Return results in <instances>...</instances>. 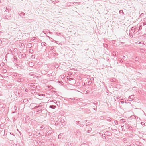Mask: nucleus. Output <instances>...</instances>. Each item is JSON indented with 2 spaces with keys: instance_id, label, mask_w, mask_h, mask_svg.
Returning <instances> with one entry per match:
<instances>
[{
  "instance_id": "obj_1",
  "label": "nucleus",
  "mask_w": 146,
  "mask_h": 146,
  "mask_svg": "<svg viewBox=\"0 0 146 146\" xmlns=\"http://www.w3.org/2000/svg\"><path fill=\"white\" fill-rule=\"evenodd\" d=\"M137 29V28L136 27H132L131 29L130 30V31L131 32L133 33H134V34H135L136 33H135V31Z\"/></svg>"
},
{
  "instance_id": "obj_2",
  "label": "nucleus",
  "mask_w": 146,
  "mask_h": 146,
  "mask_svg": "<svg viewBox=\"0 0 146 146\" xmlns=\"http://www.w3.org/2000/svg\"><path fill=\"white\" fill-rule=\"evenodd\" d=\"M12 60L13 62L15 63H15H18V60L16 56H14Z\"/></svg>"
},
{
  "instance_id": "obj_3",
  "label": "nucleus",
  "mask_w": 146,
  "mask_h": 146,
  "mask_svg": "<svg viewBox=\"0 0 146 146\" xmlns=\"http://www.w3.org/2000/svg\"><path fill=\"white\" fill-rule=\"evenodd\" d=\"M60 121V124L62 125V126L60 125V126L62 127L64 125H65V124L64 123V122H65L64 120L63 119H61Z\"/></svg>"
},
{
  "instance_id": "obj_4",
  "label": "nucleus",
  "mask_w": 146,
  "mask_h": 146,
  "mask_svg": "<svg viewBox=\"0 0 146 146\" xmlns=\"http://www.w3.org/2000/svg\"><path fill=\"white\" fill-rule=\"evenodd\" d=\"M81 133L79 130H77L76 131V135L78 137H80Z\"/></svg>"
},
{
  "instance_id": "obj_5",
  "label": "nucleus",
  "mask_w": 146,
  "mask_h": 146,
  "mask_svg": "<svg viewBox=\"0 0 146 146\" xmlns=\"http://www.w3.org/2000/svg\"><path fill=\"white\" fill-rule=\"evenodd\" d=\"M76 143L73 142H69L66 145V146H74Z\"/></svg>"
},
{
  "instance_id": "obj_6",
  "label": "nucleus",
  "mask_w": 146,
  "mask_h": 146,
  "mask_svg": "<svg viewBox=\"0 0 146 146\" xmlns=\"http://www.w3.org/2000/svg\"><path fill=\"white\" fill-rule=\"evenodd\" d=\"M40 125L38 126L37 127L39 129V130L41 131L42 130H43L45 128V127L44 126L42 125L40 127H39Z\"/></svg>"
},
{
  "instance_id": "obj_7",
  "label": "nucleus",
  "mask_w": 146,
  "mask_h": 146,
  "mask_svg": "<svg viewBox=\"0 0 146 146\" xmlns=\"http://www.w3.org/2000/svg\"><path fill=\"white\" fill-rule=\"evenodd\" d=\"M42 111V108H38L37 109L36 112L37 113H39L41 112Z\"/></svg>"
},
{
  "instance_id": "obj_8",
  "label": "nucleus",
  "mask_w": 146,
  "mask_h": 146,
  "mask_svg": "<svg viewBox=\"0 0 146 146\" xmlns=\"http://www.w3.org/2000/svg\"><path fill=\"white\" fill-rule=\"evenodd\" d=\"M86 129L87 130V133H89L92 130V128L91 127H86Z\"/></svg>"
},
{
  "instance_id": "obj_9",
  "label": "nucleus",
  "mask_w": 146,
  "mask_h": 146,
  "mask_svg": "<svg viewBox=\"0 0 146 146\" xmlns=\"http://www.w3.org/2000/svg\"><path fill=\"white\" fill-rule=\"evenodd\" d=\"M52 133V132L50 131H49L45 135V137H47L48 136H49L51 135V134Z\"/></svg>"
},
{
  "instance_id": "obj_10",
  "label": "nucleus",
  "mask_w": 146,
  "mask_h": 146,
  "mask_svg": "<svg viewBox=\"0 0 146 146\" xmlns=\"http://www.w3.org/2000/svg\"><path fill=\"white\" fill-rule=\"evenodd\" d=\"M15 65L18 68H23V66H22L21 65L15 63Z\"/></svg>"
},
{
  "instance_id": "obj_11",
  "label": "nucleus",
  "mask_w": 146,
  "mask_h": 146,
  "mask_svg": "<svg viewBox=\"0 0 146 146\" xmlns=\"http://www.w3.org/2000/svg\"><path fill=\"white\" fill-rule=\"evenodd\" d=\"M105 133L104 134V135H107V136H110L111 135V133L109 131H107L105 132Z\"/></svg>"
},
{
  "instance_id": "obj_12",
  "label": "nucleus",
  "mask_w": 146,
  "mask_h": 146,
  "mask_svg": "<svg viewBox=\"0 0 146 146\" xmlns=\"http://www.w3.org/2000/svg\"><path fill=\"white\" fill-rule=\"evenodd\" d=\"M34 65V64L33 62H30L29 63V66L30 67H32Z\"/></svg>"
},
{
  "instance_id": "obj_13",
  "label": "nucleus",
  "mask_w": 146,
  "mask_h": 146,
  "mask_svg": "<svg viewBox=\"0 0 146 146\" xmlns=\"http://www.w3.org/2000/svg\"><path fill=\"white\" fill-rule=\"evenodd\" d=\"M60 124V120L57 121L55 123V125H58Z\"/></svg>"
},
{
  "instance_id": "obj_14",
  "label": "nucleus",
  "mask_w": 146,
  "mask_h": 146,
  "mask_svg": "<svg viewBox=\"0 0 146 146\" xmlns=\"http://www.w3.org/2000/svg\"><path fill=\"white\" fill-rule=\"evenodd\" d=\"M76 124H77V125H80L81 127V123L79 121H76ZM82 127H83L82 126Z\"/></svg>"
},
{
  "instance_id": "obj_15",
  "label": "nucleus",
  "mask_w": 146,
  "mask_h": 146,
  "mask_svg": "<svg viewBox=\"0 0 146 146\" xmlns=\"http://www.w3.org/2000/svg\"><path fill=\"white\" fill-rule=\"evenodd\" d=\"M35 104L36 105H38V106H38V108H40V107H41V106H43V104H42V103H40V104H37L36 103H35Z\"/></svg>"
},
{
  "instance_id": "obj_16",
  "label": "nucleus",
  "mask_w": 146,
  "mask_h": 146,
  "mask_svg": "<svg viewBox=\"0 0 146 146\" xmlns=\"http://www.w3.org/2000/svg\"><path fill=\"white\" fill-rule=\"evenodd\" d=\"M49 107L51 108L54 109L56 108V106L53 105H51L49 106Z\"/></svg>"
},
{
  "instance_id": "obj_17",
  "label": "nucleus",
  "mask_w": 146,
  "mask_h": 146,
  "mask_svg": "<svg viewBox=\"0 0 146 146\" xmlns=\"http://www.w3.org/2000/svg\"><path fill=\"white\" fill-rule=\"evenodd\" d=\"M111 118L109 117H107L106 119V120H107V121H109V122L111 121Z\"/></svg>"
},
{
  "instance_id": "obj_18",
  "label": "nucleus",
  "mask_w": 146,
  "mask_h": 146,
  "mask_svg": "<svg viewBox=\"0 0 146 146\" xmlns=\"http://www.w3.org/2000/svg\"><path fill=\"white\" fill-rule=\"evenodd\" d=\"M18 63H19V64H20V65H21L22 66H23V61H20L19 62H18Z\"/></svg>"
},
{
  "instance_id": "obj_19",
  "label": "nucleus",
  "mask_w": 146,
  "mask_h": 146,
  "mask_svg": "<svg viewBox=\"0 0 146 146\" xmlns=\"http://www.w3.org/2000/svg\"><path fill=\"white\" fill-rule=\"evenodd\" d=\"M63 133H60L58 135V138L59 139H60L61 138V137L62 136Z\"/></svg>"
},
{
  "instance_id": "obj_20",
  "label": "nucleus",
  "mask_w": 146,
  "mask_h": 146,
  "mask_svg": "<svg viewBox=\"0 0 146 146\" xmlns=\"http://www.w3.org/2000/svg\"><path fill=\"white\" fill-rule=\"evenodd\" d=\"M19 15L22 18L23 17L21 16V15H22L23 16H24L25 15V13L24 12H21L19 14Z\"/></svg>"
},
{
  "instance_id": "obj_21",
  "label": "nucleus",
  "mask_w": 146,
  "mask_h": 146,
  "mask_svg": "<svg viewBox=\"0 0 146 146\" xmlns=\"http://www.w3.org/2000/svg\"><path fill=\"white\" fill-rule=\"evenodd\" d=\"M29 119V117H26L25 119V122L26 123H27V121Z\"/></svg>"
},
{
  "instance_id": "obj_22",
  "label": "nucleus",
  "mask_w": 146,
  "mask_h": 146,
  "mask_svg": "<svg viewBox=\"0 0 146 146\" xmlns=\"http://www.w3.org/2000/svg\"><path fill=\"white\" fill-rule=\"evenodd\" d=\"M87 121V120H85L84 121H82L81 123V126L82 125H83V126L84 125V123L85 122H86Z\"/></svg>"
},
{
  "instance_id": "obj_23",
  "label": "nucleus",
  "mask_w": 146,
  "mask_h": 146,
  "mask_svg": "<svg viewBox=\"0 0 146 146\" xmlns=\"http://www.w3.org/2000/svg\"><path fill=\"white\" fill-rule=\"evenodd\" d=\"M46 43L45 42H42L41 43L42 46H44L46 45Z\"/></svg>"
},
{
  "instance_id": "obj_24",
  "label": "nucleus",
  "mask_w": 146,
  "mask_h": 146,
  "mask_svg": "<svg viewBox=\"0 0 146 146\" xmlns=\"http://www.w3.org/2000/svg\"><path fill=\"white\" fill-rule=\"evenodd\" d=\"M118 61L121 63H123V61L122 59V58L121 59V58H119L118 59Z\"/></svg>"
},
{
  "instance_id": "obj_25",
  "label": "nucleus",
  "mask_w": 146,
  "mask_h": 146,
  "mask_svg": "<svg viewBox=\"0 0 146 146\" xmlns=\"http://www.w3.org/2000/svg\"><path fill=\"white\" fill-rule=\"evenodd\" d=\"M17 79L19 80V81H22L23 80V79L20 78H17Z\"/></svg>"
},
{
  "instance_id": "obj_26",
  "label": "nucleus",
  "mask_w": 146,
  "mask_h": 146,
  "mask_svg": "<svg viewBox=\"0 0 146 146\" xmlns=\"http://www.w3.org/2000/svg\"><path fill=\"white\" fill-rule=\"evenodd\" d=\"M28 100L27 99H25L23 100L24 102H28Z\"/></svg>"
},
{
  "instance_id": "obj_27",
  "label": "nucleus",
  "mask_w": 146,
  "mask_h": 146,
  "mask_svg": "<svg viewBox=\"0 0 146 146\" xmlns=\"http://www.w3.org/2000/svg\"><path fill=\"white\" fill-rule=\"evenodd\" d=\"M26 56V54H23L22 55V56H21L22 58H25Z\"/></svg>"
},
{
  "instance_id": "obj_28",
  "label": "nucleus",
  "mask_w": 146,
  "mask_h": 146,
  "mask_svg": "<svg viewBox=\"0 0 146 146\" xmlns=\"http://www.w3.org/2000/svg\"><path fill=\"white\" fill-rule=\"evenodd\" d=\"M92 123L90 122H89L87 123H86V126H88V125H91Z\"/></svg>"
},
{
  "instance_id": "obj_29",
  "label": "nucleus",
  "mask_w": 146,
  "mask_h": 146,
  "mask_svg": "<svg viewBox=\"0 0 146 146\" xmlns=\"http://www.w3.org/2000/svg\"><path fill=\"white\" fill-rule=\"evenodd\" d=\"M80 146H88V145L85 143L82 144Z\"/></svg>"
},
{
  "instance_id": "obj_30",
  "label": "nucleus",
  "mask_w": 146,
  "mask_h": 146,
  "mask_svg": "<svg viewBox=\"0 0 146 146\" xmlns=\"http://www.w3.org/2000/svg\"><path fill=\"white\" fill-rule=\"evenodd\" d=\"M28 86H30V87H32L33 88V89L34 88H35V87H33V86H32V85L31 84H31H28Z\"/></svg>"
},
{
  "instance_id": "obj_31",
  "label": "nucleus",
  "mask_w": 146,
  "mask_h": 146,
  "mask_svg": "<svg viewBox=\"0 0 146 146\" xmlns=\"http://www.w3.org/2000/svg\"><path fill=\"white\" fill-rule=\"evenodd\" d=\"M29 52V53H31V54H32L33 53V50L31 49H30Z\"/></svg>"
},
{
  "instance_id": "obj_32",
  "label": "nucleus",
  "mask_w": 146,
  "mask_h": 146,
  "mask_svg": "<svg viewBox=\"0 0 146 146\" xmlns=\"http://www.w3.org/2000/svg\"><path fill=\"white\" fill-rule=\"evenodd\" d=\"M138 35L139 36H141L142 35V33L141 32H140L139 33H138Z\"/></svg>"
},
{
  "instance_id": "obj_33",
  "label": "nucleus",
  "mask_w": 146,
  "mask_h": 146,
  "mask_svg": "<svg viewBox=\"0 0 146 146\" xmlns=\"http://www.w3.org/2000/svg\"><path fill=\"white\" fill-rule=\"evenodd\" d=\"M1 39L2 40V41H4V42L6 41V40H7V39L4 38H1Z\"/></svg>"
},
{
  "instance_id": "obj_34",
  "label": "nucleus",
  "mask_w": 146,
  "mask_h": 146,
  "mask_svg": "<svg viewBox=\"0 0 146 146\" xmlns=\"http://www.w3.org/2000/svg\"><path fill=\"white\" fill-rule=\"evenodd\" d=\"M58 55V54L57 53H54L53 54V56H56Z\"/></svg>"
},
{
  "instance_id": "obj_35",
  "label": "nucleus",
  "mask_w": 146,
  "mask_h": 146,
  "mask_svg": "<svg viewBox=\"0 0 146 146\" xmlns=\"http://www.w3.org/2000/svg\"><path fill=\"white\" fill-rule=\"evenodd\" d=\"M121 121L122 123L125 122V119H121Z\"/></svg>"
},
{
  "instance_id": "obj_36",
  "label": "nucleus",
  "mask_w": 146,
  "mask_h": 146,
  "mask_svg": "<svg viewBox=\"0 0 146 146\" xmlns=\"http://www.w3.org/2000/svg\"><path fill=\"white\" fill-rule=\"evenodd\" d=\"M17 49L16 48H15L14 49L13 51L14 52H17Z\"/></svg>"
},
{
  "instance_id": "obj_37",
  "label": "nucleus",
  "mask_w": 146,
  "mask_h": 146,
  "mask_svg": "<svg viewBox=\"0 0 146 146\" xmlns=\"http://www.w3.org/2000/svg\"><path fill=\"white\" fill-rule=\"evenodd\" d=\"M35 55H32L31 56V58L32 59L35 58Z\"/></svg>"
},
{
  "instance_id": "obj_38",
  "label": "nucleus",
  "mask_w": 146,
  "mask_h": 146,
  "mask_svg": "<svg viewBox=\"0 0 146 146\" xmlns=\"http://www.w3.org/2000/svg\"><path fill=\"white\" fill-rule=\"evenodd\" d=\"M114 123L115 124H116V125H117L118 124V121L117 120L115 121Z\"/></svg>"
},
{
  "instance_id": "obj_39",
  "label": "nucleus",
  "mask_w": 146,
  "mask_h": 146,
  "mask_svg": "<svg viewBox=\"0 0 146 146\" xmlns=\"http://www.w3.org/2000/svg\"><path fill=\"white\" fill-rule=\"evenodd\" d=\"M92 83V81H89L88 82V84L89 85V84H91Z\"/></svg>"
},
{
  "instance_id": "obj_40",
  "label": "nucleus",
  "mask_w": 146,
  "mask_h": 146,
  "mask_svg": "<svg viewBox=\"0 0 146 146\" xmlns=\"http://www.w3.org/2000/svg\"><path fill=\"white\" fill-rule=\"evenodd\" d=\"M112 54H113V56H114L115 55V56L116 55V53L115 52H113Z\"/></svg>"
},
{
  "instance_id": "obj_41",
  "label": "nucleus",
  "mask_w": 146,
  "mask_h": 146,
  "mask_svg": "<svg viewBox=\"0 0 146 146\" xmlns=\"http://www.w3.org/2000/svg\"><path fill=\"white\" fill-rule=\"evenodd\" d=\"M133 95H131L129 97V98L130 99L133 98Z\"/></svg>"
},
{
  "instance_id": "obj_42",
  "label": "nucleus",
  "mask_w": 146,
  "mask_h": 146,
  "mask_svg": "<svg viewBox=\"0 0 146 146\" xmlns=\"http://www.w3.org/2000/svg\"><path fill=\"white\" fill-rule=\"evenodd\" d=\"M111 129L113 131H117V130L116 129H113L111 128Z\"/></svg>"
},
{
  "instance_id": "obj_43",
  "label": "nucleus",
  "mask_w": 146,
  "mask_h": 146,
  "mask_svg": "<svg viewBox=\"0 0 146 146\" xmlns=\"http://www.w3.org/2000/svg\"><path fill=\"white\" fill-rule=\"evenodd\" d=\"M18 73H16V74H14V76H18Z\"/></svg>"
},
{
  "instance_id": "obj_44",
  "label": "nucleus",
  "mask_w": 146,
  "mask_h": 146,
  "mask_svg": "<svg viewBox=\"0 0 146 146\" xmlns=\"http://www.w3.org/2000/svg\"><path fill=\"white\" fill-rule=\"evenodd\" d=\"M5 17H6V19H8V18H9V17L8 15H6Z\"/></svg>"
},
{
  "instance_id": "obj_45",
  "label": "nucleus",
  "mask_w": 146,
  "mask_h": 146,
  "mask_svg": "<svg viewBox=\"0 0 146 146\" xmlns=\"http://www.w3.org/2000/svg\"><path fill=\"white\" fill-rule=\"evenodd\" d=\"M122 58L123 59H124L125 58V56H123L122 57Z\"/></svg>"
},
{
  "instance_id": "obj_46",
  "label": "nucleus",
  "mask_w": 146,
  "mask_h": 146,
  "mask_svg": "<svg viewBox=\"0 0 146 146\" xmlns=\"http://www.w3.org/2000/svg\"><path fill=\"white\" fill-rule=\"evenodd\" d=\"M2 43V40L1 39H0V44H1Z\"/></svg>"
},
{
  "instance_id": "obj_47",
  "label": "nucleus",
  "mask_w": 146,
  "mask_h": 146,
  "mask_svg": "<svg viewBox=\"0 0 146 146\" xmlns=\"http://www.w3.org/2000/svg\"><path fill=\"white\" fill-rule=\"evenodd\" d=\"M144 15V13H142L140 15V16H143Z\"/></svg>"
},
{
  "instance_id": "obj_48",
  "label": "nucleus",
  "mask_w": 146,
  "mask_h": 146,
  "mask_svg": "<svg viewBox=\"0 0 146 146\" xmlns=\"http://www.w3.org/2000/svg\"><path fill=\"white\" fill-rule=\"evenodd\" d=\"M35 83H31V84L33 86H35Z\"/></svg>"
},
{
  "instance_id": "obj_49",
  "label": "nucleus",
  "mask_w": 146,
  "mask_h": 146,
  "mask_svg": "<svg viewBox=\"0 0 146 146\" xmlns=\"http://www.w3.org/2000/svg\"><path fill=\"white\" fill-rule=\"evenodd\" d=\"M123 141L125 142H127V140L126 139H123Z\"/></svg>"
},
{
  "instance_id": "obj_50",
  "label": "nucleus",
  "mask_w": 146,
  "mask_h": 146,
  "mask_svg": "<svg viewBox=\"0 0 146 146\" xmlns=\"http://www.w3.org/2000/svg\"><path fill=\"white\" fill-rule=\"evenodd\" d=\"M132 33H132L131 32H130V31H129V34L130 36H131V35Z\"/></svg>"
},
{
  "instance_id": "obj_51",
  "label": "nucleus",
  "mask_w": 146,
  "mask_h": 146,
  "mask_svg": "<svg viewBox=\"0 0 146 146\" xmlns=\"http://www.w3.org/2000/svg\"><path fill=\"white\" fill-rule=\"evenodd\" d=\"M31 43L29 44V47H31Z\"/></svg>"
},
{
  "instance_id": "obj_52",
  "label": "nucleus",
  "mask_w": 146,
  "mask_h": 146,
  "mask_svg": "<svg viewBox=\"0 0 146 146\" xmlns=\"http://www.w3.org/2000/svg\"><path fill=\"white\" fill-rule=\"evenodd\" d=\"M37 108H38V106H36L35 107H34V108H33V109H36Z\"/></svg>"
},
{
  "instance_id": "obj_53",
  "label": "nucleus",
  "mask_w": 146,
  "mask_h": 146,
  "mask_svg": "<svg viewBox=\"0 0 146 146\" xmlns=\"http://www.w3.org/2000/svg\"><path fill=\"white\" fill-rule=\"evenodd\" d=\"M21 74H18L17 76H18V77H21Z\"/></svg>"
},
{
  "instance_id": "obj_54",
  "label": "nucleus",
  "mask_w": 146,
  "mask_h": 146,
  "mask_svg": "<svg viewBox=\"0 0 146 146\" xmlns=\"http://www.w3.org/2000/svg\"><path fill=\"white\" fill-rule=\"evenodd\" d=\"M54 49V47L53 46H52L50 48V50H52Z\"/></svg>"
},
{
  "instance_id": "obj_55",
  "label": "nucleus",
  "mask_w": 146,
  "mask_h": 146,
  "mask_svg": "<svg viewBox=\"0 0 146 146\" xmlns=\"http://www.w3.org/2000/svg\"><path fill=\"white\" fill-rule=\"evenodd\" d=\"M146 25V23H145V22H144V23H143V25Z\"/></svg>"
},
{
  "instance_id": "obj_56",
  "label": "nucleus",
  "mask_w": 146,
  "mask_h": 146,
  "mask_svg": "<svg viewBox=\"0 0 146 146\" xmlns=\"http://www.w3.org/2000/svg\"><path fill=\"white\" fill-rule=\"evenodd\" d=\"M3 72L5 73H6L7 72L6 70L5 69L4 70H3Z\"/></svg>"
},
{
  "instance_id": "obj_57",
  "label": "nucleus",
  "mask_w": 146,
  "mask_h": 146,
  "mask_svg": "<svg viewBox=\"0 0 146 146\" xmlns=\"http://www.w3.org/2000/svg\"><path fill=\"white\" fill-rule=\"evenodd\" d=\"M120 11H121V12L122 13H123V15L124 14V13L123 12V10H120Z\"/></svg>"
},
{
  "instance_id": "obj_58",
  "label": "nucleus",
  "mask_w": 146,
  "mask_h": 146,
  "mask_svg": "<svg viewBox=\"0 0 146 146\" xmlns=\"http://www.w3.org/2000/svg\"><path fill=\"white\" fill-rule=\"evenodd\" d=\"M94 80V78H92V77L91 78H90V80H91V81H92V80Z\"/></svg>"
},
{
  "instance_id": "obj_59",
  "label": "nucleus",
  "mask_w": 146,
  "mask_h": 146,
  "mask_svg": "<svg viewBox=\"0 0 146 146\" xmlns=\"http://www.w3.org/2000/svg\"><path fill=\"white\" fill-rule=\"evenodd\" d=\"M141 124H142V125H143L145 124V123L143 122H141Z\"/></svg>"
},
{
  "instance_id": "obj_60",
  "label": "nucleus",
  "mask_w": 146,
  "mask_h": 146,
  "mask_svg": "<svg viewBox=\"0 0 146 146\" xmlns=\"http://www.w3.org/2000/svg\"><path fill=\"white\" fill-rule=\"evenodd\" d=\"M110 81L111 82H113L114 81L113 79H111L110 80Z\"/></svg>"
},
{
  "instance_id": "obj_61",
  "label": "nucleus",
  "mask_w": 146,
  "mask_h": 146,
  "mask_svg": "<svg viewBox=\"0 0 146 146\" xmlns=\"http://www.w3.org/2000/svg\"><path fill=\"white\" fill-rule=\"evenodd\" d=\"M47 36V37H48L49 38V39L50 40V39H52V38H50V37L48 36Z\"/></svg>"
},
{
  "instance_id": "obj_62",
  "label": "nucleus",
  "mask_w": 146,
  "mask_h": 146,
  "mask_svg": "<svg viewBox=\"0 0 146 146\" xmlns=\"http://www.w3.org/2000/svg\"><path fill=\"white\" fill-rule=\"evenodd\" d=\"M121 127L122 129H123V127H124V125H122Z\"/></svg>"
},
{
  "instance_id": "obj_63",
  "label": "nucleus",
  "mask_w": 146,
  "mask_h": 146,
  "mask_svg": "<svg viewBox=\"0 0 146 146\" xmlns=\"http://www.w3.org/2000/svg\"><path fill=\"white\" fill-rule=\"evenodd\" d=\"M38 135H39V136H40L41 135V133H38Z\"/></svg>"
},
{
  "instance_id": "obj_64",
  "label": "nucleus",
  "mask_w": 146,
  "mask_h": 146,
  "mask_svg": "<svg viewBox=\"0 0 146 146\" xmlns=\"http://www.w3.org/2000/svg\"><path fill=\"white\" fill-rule=\"evenodd\" d=\"M120 102L121 103H123L124 102V101H121Z\"/></svg>"
}]
</instances>
